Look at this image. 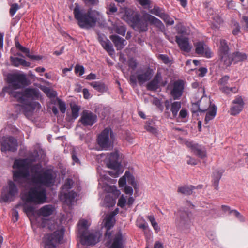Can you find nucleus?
<instances>
[{
    "mask_svg": "<svg viewBox=\"0 0 248 248\" xmlns=\"http://www.w3.org/2000/svg\"><path fill=\"white\" fill-rule=\"evenodd\" d=\"M244 102L241 97H237L233 101V106L230 109L231 114L236 115L242 110Z\"/></svg>",
    "mask_w": 248,
    "mask_h": 248,
    "instance_id": "f3484780",
    "label": "nucleus"
},
{
    "mask_svg": "<svg viewBox=\"0 0 248 248\" xmlns=\"http://www.w3.org/2000/svg\"><path fill=\"white\" fill-rule=\"evenodd\" d=\"M110 248H123L122 236L121 234L116 235Z\"/></svg>",
    "mask_w": 248,
    "mask_h": 248,
    "instance_id": "473e14b6",
    "label": "nucleus"
},
{
    "mask_svg": "<svg viewBox=\"0 0 248 248\" xmlns=\"http://www.w3.org/2000/svg\"><path fill=\"white\" fill-rule=\"evenodd\" d=\"M90 85L97 91L102 93L107 90V86L102 82L100 81H93L90 83Z\"/></svg>",
    "mask_w": 248,
    "mask_h": 248,
    "instance_id": "7c9ffc66",
    "label": "nucleus"
},
{
    "mask_svg": "<svg viewBox=\"0 0 248 248\" xmlns=\"http://www.w3.org/2000/svg\"><path fill=\"white\" fill-rule=\"evenodd\" d=\"M58 105L61 112L62 113H65L66 109L65 103L61 100H59Z\"/></svg>",
    "mask_w": 248,
    "mask_h": 248,
    "instance_id": "09e8293b",
    "label": "nucleus"
},
{
    "mask_svg": "<svg viewBox=\"0 0 248 248\" xmlns=\"http://www.w3.org/2000/svg\"><path fill=\"white\" fill-rule=\"evenodd\" d=\"M16 41V46L19 50L26 54L27 56L28 57V55L30 54V50L29 48L23 46H21L18 41H16V39H15Z\"/></svg>",
    "mask_w": 248,
    "mask_h": 248,
    "instance_id": "ea45409f",
    "label": "nucleus"
},
{
    "mask_svg": "<svg viewBox=\"0 0 248 248\" xmlns=\"http://www.w3.org/2000/svg\"><path fill=\"white\" fill-rule=\"evenodd\" d=\"M90 225V222L86 219H80L78 223V232L79 234L83 235L88 232V229Z\"/></svg>",
    "mask_w": 248,
    "mask_h": 248,
    "instance_id": "b1692460",
    "label": "nucleus"
},
{
    "mask_svg": "<svg viewBox=\"0 0 248 248\" xmlns=\"http://www.w3.org/2000/svg\"><path fill=\"white\" fill-rule=\"evenodd\" d=\"M98 40L100 43L103 48L110 55H112L114 53V49L110 42L106 38L105 36L98 35Z\"/></svg>",
    "mask_w": 248,
    "mask_h": 248,
    "instance_id": "aec40b11",
    "label": "nucleus"
},
{
    "mask_svg": "<svg viewBox=\"0 0 248 248\" xmlns=\"http://www.w3.org/2000/svg\"><path fill=\"white\" fill-rule=\"evenodd\" d=\"M114 137L110 129L105 128L98 137V143L102 148L107 150L112 147Z\"/></svg>",
    "mask_w": 248,
    "mask_h": 248,
    "instance_id": "6e6552de",
    "label": "nucleus"
},
{
    "mask_svg": "<svg viewBox=\"0 0 248 248\" xmlns=\"http://www.w3.org/2000/svg\"><path fill=\"white\" fill-rule=\"evenodd\" d=\"M73 13L78 25L81 28L90 29L93 28L100 20V14L99 12L90 9L86 12L77 3H75Z\"/></svg>",
    "mask_w": 248,
    "mask_h": 248,
    "instance_id": "7ed1b4c3",
    "label": "nucleus"
},
{
    "mask_svg": "<svg viewBox=\"0 0 248 248\" xmlns=\"http://www.w3.org/2000/svg\"><path fill=\"white\" fill-rule=\"evenodd\" d=\"M229 50V48L227 45V42L224 39H221L220 40L219 47V55L228 53Z\"/></svg>",
    "mask_w": 248,
    "mask_h": 248,
    "instance_id": "72a5a7b5",
    "label": "nucleus"
},
{
    "mask_svg": "<svg viewBox=\"0 0 248 248\" xmlns=\"http://www.w3.org/2000/svg\"><path fill=\"white\" fill-rule=\"evenodd\" d=\"M126 202V199L125 197L122 195L118 200V206L121 208H123L125 206Z\"/></svg>",
    "mask_w": 248,
    "mask_h": 248,
    "instance_id": "49530a36",
    "label": "nucleus"
},
{
    "mask_svg": "<svg viewBox=\"0 0 248 248\" xmlns=\"http://www.w3.org/2000/svg\"><path fill=\"white\" fill-rule=\"evenodd\" d=\"M132 21L134 27L141 31H145L147 30L148 23L159 28H162L164 26L160 20L145 12L142 13L141 17L139 14H135L132 17Z\"/></svg>",
    "mask_w": 248,
    "mask_h": 248,
    "instance_id": "39448f33",
    "label": "nucleus"
},
{
    "mask_svg": "<svg viewBox=\"0 0 248 248\" xmlns=\"http://www.w3.org/2000/svg\"><path fill=\"white\" fill-rule=\"evenodd\" d=\"M126 178L127 176H125V173L123 177L120 178L118 182L120 187H123L125 185L126 182Z\"/></svg>",
    "mask_w": 248,
    "mask_h": 248,
    "instance_id": "4d7b16f0",
    "label": "nucleus"
},
{
    "mask_svg": "<svg viewBox=\"0 0 248 248\" xmlns=\"http://www.w3.org/2000/svg\"><path fill=\"white\" fill-rule=\"evenodd\" d=\"M232 55V60L235 63L239 62L244 61L246 60L247 58L246 54L240 52H235Z\"/></svg>",
    "mask_w": 248,
    "mask_h": 248,
    "instance_id": "2f4dec72",
    "label": "nucleus"
},
{
    "mask_svg": "<svg viewBox=\"0 0 248 248\" xmlns=\"http://www.w3.org/2000/svg\"><path fill=\"white\" fill-rule=\"evenodd\" d=\"M96 115L88 110H84L82 112L80 121L85 126L92 125L96 122Z\"/></svg>",
    "mask_w": 248,
    "mask_h": 248,
    "instance_id": "2eb2a0df",
    "label": "nucleus"
},
{
    "mask_svg": "<svg viewBox=\"0 0 248 248\" xmlns=\"http://www.w3.org/2000/svg\"><path fill=\"white\" fill-rule=\"evenodd\" d=\"M202 104L203 102L201 103L200 106L198 107V110L202 112L207 111L205 121L206 123H207L215 117L217 113V108L215 105L210 106L209 102H207V106L205 107L203 106Z\"/></svg>",
    "mask_w": 248,
    "mask_h": 248,
    "instance_id": "f8f14e48",
    "label": "nucleus"
},
{
    "mask_svg": "<svg viewBox=\"0 0 248 248\" xmlns=\"http://www.w3.org/2000/svg\"><path fill=\"white\" fill-rule=\"evenodd\" d=\"M188 159L187 160V163L189 165H195L197 164V160L190 157H188Z\"/></svg>",
    "mask_w": 248,
    "mask_h": 248,
    "instance_id": "052dcab7",
    "label": "nucleus"
},
{
    "mask_svg": "<svg viewBox=\"0 0 248 248\" xmlns=\"http://www.w3.org/2000/svg\"><path fill=\"white\" fill-rule=\"evenodd\" d=\"M229 79V77L228 76H223L220 80L218 81V84L220 85V87L226 86V85L228 83V81Z\"/></svg>",
    "mask_w": 248,
    "mask_h": 248,
    "instance_id": "a18cd8bd",
    "label": "nucleus"
},
{
    "mask_svg": "<svg viewBox=\"0 0 248 248\" xmlns=\"http://www.w3.org/2000/svg\"><path fill=\"white\" fill-rule=\"evenodd\" d=\"M17 193V189L13 182L9 181L8 186L3 189L0 201L7 202L12 200L13 198Z\"/></svg>",
    "mask_w": 248,
    "mask_h": 248,
    "instance_id": "9d476101",
    "label": "nucleus"
},
{
    "mask_svg": "<svg viewBox=\"0 0 248 248\" xmlns=\"http://www.w3.org/2000/svg\"><path fill=\"white\" fill-rule=\"evenodd\" d=\"M99 186L106 192L112 193L114 196L113 198L109 194L105 196L103 205L105 207H112L116 203L115 199L120 194V190L117 189L115 186H110L108 183H115L116 180H113L110 178L106 174H102L100 172V177L99 179Z\"/></svg>",
    "mask_w": 248,
    "mask_h": 248,
    "instance_id": "20e7f679",
    "label": "nucleus"
},
{
    "mask_svg": "<svg viewBox=\"0 0 248 248\" xmlns=\"http://www.w3.org/2000/svg\"><path fill=\"white\" fill-rule=\"evenodd\" d=\"M117 11V8L116 7L115 5L114 4H110L108 6V11L107 12V13L108 14H112L115 12H116Z\"/></svg>",
    "mask_w": 248,
    "mask_h": 248,
    "instance_id": "8fccbe9b",
    "label": "nucleus"
},
{
    "mask_svg": "<svg viewBox=\"0 0 248 248\" xmlns=\"http://www.w3.org/2000/svg\"><path fill=\"white\" fill-rule=\"evenodd\" d=\"M192 186H183L179 187L178 189V192L184 195H190L192 193Z\"/></svg>",
    "mask_w": 248,
    "mask_h": 248,
    "instance_id": "e433bc0d",
    "label": "nucleus"
},
{
    "mask_svg": "<svg viewBox=\"0 0 248 248\" xmlns=\"http://www.w3.org/2000/svg\"><path fill=\"white\" fill-rule=\"evenodd\" d=\"M45 92L47 96L50 98L54 97L56 95V92L49 88L46 89Z\"/></svg>",
    "mask_w": 248,
    "mask_h": 248,
    "instance_id": "603ef678",
    "label": "nucleus"
},
{
    "mask_svg": "<svg viewBox=\"0 0 248 248\" xmlns=\"http://www.w3.org/2000/svg\"><path fill=\"white\" fill-rule=\"evenodd\" d=\"M77 196V193L71 191L65 194V202L69 206H72L75 202V198Z\"/></svg>",
    "mask_w": 248,
    "mask_h": 248,
    "instance_id": "bb28decb",
    "label": "nucleus"
},
{
    "mask_svg": "<svg viewBox=\"0 0 248 248\" xmlns=\"http://www.w3.org/2000/svg\"><path fill=\"white\" fill-rule=\"evenodd\" d=\"M161 79V74L157 73L154 78L148 84V89L150 90H156L160 86Z\"/></svg>",
    "mask_w": 248,
    "mask_h": 248,
    "instance_id": "4be33fe9",
    "label": "nucleus"
},
{
    "mask_svg": "<svg viewBox=\"0 0 248 248\" xmlns=\"http://www.w3.org/2000/svg\"><path fill=\"white\" fill-rule=\"evenodd\" d=\"M19 9V6L17 3L13 4L10 9V13L12 16H13L17 10Z\"/></svg>",
    "mask_w": 248,
    "mask_h": 248,
    "instance_id": "c03bdc74",
    "label": "nucleus"
},
{
    "mask_svg": "<svg viewBox=\"0 0 248 248\" xmlns=\"http://www.w3.org/2000/svg\"><path fill=\"white\" fill-rule=\"evenodd\" d=\"M145 128L146 130L149 132H151L153 134H155L156 133V129L154 127L151 125L150 123H146L145 125Z\"/></svg>",
    "mask_w": 248,
    "mask_h": 248,
    "instance_id": "de8ad7c7",
    "label": "nucleus"
},
{
    "mask_svg": "<svg viewBox=\"0 0 248 248\" xmlns=\"http://www.w3.org/2000/svg\"><path fill=\"white\" fill-rule=\"evenodd\" d=\"M175 214L176 215V225L182 229L187 228L190 222V212L180 209Z\"/></svg>",
    "mask_w": 248,
    "mask_h": 248,
    "instance_id": "1a4fd4ad",
    "label": "nucleus"
},
{
    "mask_svg": "<svg viewBox=\"0 0 248 248\" xmlns=\"http://www.w3.org/2000/svg\"><path fill=\"white\" fill-rule=\"evenodd\" d=\"M64 232V229L62 228L52 234L46 235L43 240L45 248H56V244L62 240Z\"/></svg>",
    "mask_w": 248,
    "mask_h": 248,
    "instance_id": "0eeeda50",
    "label": "nucleus"
},
{
    "mask_svg": "<svg viewBox=\"0 0 248 248\" xmlns=\"http://www.w3.org/2000/svg\"><path fill=\"white\" fill-rule=\"evenodd\" d=\"M71 109L72 117L74 119H75L78 116L80 108L76 105H74L71 106Z\"/></svg>",
    "mask_w": 248,
    "mask_h": 248,
    "instance_id": "37998d69",
    "label": "nucleus"
},
{
    "mask_svg": "<svg viewBox=\"0 0 248 248\" xmlns=\"http://www.w3.org/2000/svg\"><path fill=\"white\" fill-rule=\"evenodd\" d=\"M118 157L119 154L118 152L115 151L108 155L105 160L107 167L111 169L108 173L113 177H118L124 171V169L120 163L118 162Z\"/></svg>",
    "mask_w": 248,
    "mask_h": 248,
    "instance_id": "423d86ee",
    "label": "nucleus"
},
{
    "mask_svg": "<svg viewBox=\"0 0 248 248\" xmlns=\"http://www.w3.org/2000/svg\"><path fill=\"white\" fill-rule=\"evenodd\" d=\"M176 42L178 44L181 50L189 52L191 49V46L189 44L187 38L184 37H176Z\"/></svg>",
    "mask_w": 248,
    "mask_h": 248,
    "instance_id": "6ab92c4d",
    "label": "nucleus"
},
{
    "mask_svg": "<svg viewBox=\"0 0 248 248\" xmlns=\"http://www.w3.org/2000/svg\"><path fill=\"white\" fill-rule=\"evenodd\" d=\"M186 146L189 148L191 151L198 157L201 159L206 157V151L204 148L202 147L198 144L193 143L192 141H186Z\"/></svg>",
    "mask_w": 248,
    "mask_h": 248,
    "instance_id": "4468645a",
    "label": "nucleus"
},
{
    "mask_svg": "<svg viewBox=\"0 0 248 248\" xmlns=\"http://www.w3.org/2000/svg\"><path fill=\"white\" fill-rule=\"evenodd\" d=\"M20 206L23 207V210L27 216H29L34 213L35 208L33 206L28 205L26 203H18L16 205L15 208H18Z\"/></svg>",
    "mask_w": 248,
    "mask_h": 248,
    "instance_id": "c756f323",
    "label": "nucleus"
},
{
    "mask_svg": "<svg viewBox=\"0 0 248 248\" xmlns=\"http://www.w3.org/2000/svg\"><path fill=\"white\" fill-rule=\"evenodd\" d=\"M137 80V77L134 75H131L130 77V84H132L133 85H136Z\"/></svg>",
    "mask_w": 248,
    "mask_h": 248,
    "instance_id": "69168bd1",
    "label": "nucleus"
},
{
    "mask_svg": "<svg viewBox=\"0 0 248 248\" xmlns=\"http://www.w3.org/2000/svg\"><path fill=\"white\" fill-rule=\"evenodd\" d=\"M231 213H232V214H233V215L236 217L239 218L241 221H244V218L237 211L235 210H232V211H231Z\"/></svg>",
    "mask_w": 248,
    "mask_h": 248,
    "instance_id": "13d9d810",
    "label": "nucleus"
},
{
    "mask_svg": "<svg viewBox=\"0 0 248 248\" xmlns=\"http://www.w3.org/2000/svg\"><path fill=\"white\" fill-rule=\"evenodd\" d=\"M242 22L245 24V26L246 29H248V17L245 16L242 17Z\"/></svg>",
    "mask_w": 248,
    "mask_h": 248,
    "instance_id": "774afa93",
    "label": "nucleus"
},
{
    "mask_svg": "<svg viewBox=\"0 0 248 248\" xmlns=\"http://www.w3.org/2000/svg\"><path fill=\"white\" fill-rule=\"evenodd\" d=\"M219 89L224 93L228 94L231 93L230 88H229L226 86L220 87Z\"/></svg>",
    "mask_w": 248,
    "mask_h": 248,
    "instance_id": "bf43d9fd",
    "label": "nucleus"
},
{
    "mask_svg": "<svg viewBox=\"0 0 248 248\" xmlns=\"http://www.w3.org/2000/svg\"><path fill=\"white\" fill-rule=\"evenodd\" d=\"M17 140L13 137H7L4 139L1 144L2 151L14 152L17 150Z\"/></svg>",
    "mask_w": 248,
    "mask_h": 248,
    "instance_id": "ddd939ff",
    "label": "nucleus"
},
{
    "mask_svg": "<svg viewBox=\"0 0 248 248\" xmlns=\"http://www.w3.org/2000/svg\"><path fill=\"white\" fill-rule=\"evenodd\" d=\"M125 176H127L128 182L135 189L136 188L137 184L134 180V178L132 176L129 171L125 172Z\"/></svg>",
    "mask_w": 248,
    "mask_h": 248,
    "instance_id": "a19ab883",
    "label": "nucleus"
},
{
    "mask_svg": "<svg viewBox=\"0 0 248 248\" xmlns=\"http://www.w3.org/2000/svg\"><path fill=\"white\" fill-rule=\"evenodd\" d=\"M125 16L124 18V20H129L131 19V16L133 14V11L129 9H125L124 10Z\"/></svg>",
    "mask_w": 248,
    "mask_h": 248,
    "instance_id": "864d4df0",
    "label": "nucleus"
},
{
    "mask_svg": "<svg viewBox=\"0 0 248 248\" xmlns=\"http://www.w3.org/2000/svg\"><path fill=\"white\" fill-rule=\"evenodd\" d=\"M86 4L90 5H96L98 3V0H84Z\"/></svg>",
    "mask_w": 248,
    "mask_h": 248,
    "instance_id": "338daca9",
    "label": "nucleus"
},
{
    "mask_svg": "<svg viewBox=\"0 0 248 248\" xmlns=\"http://www.w3.org/2000/svg\"><path fill=\"white\" fill-rule=\"evenodd\" d=\"M167 25H173L174 23V20L168 15L163 13L160 17Z\"/></svg>",
    "mask_w": 248,
    "mask_h": 248,
    "instance_id": "58836bf2",
    "label": "nucleus"
},
{
    "mask_svg": "<svg viewBox=\"0 0 248 248\" xmlns=\"http://www.w3.org/2000/svg\"><path fill=\"white\" fill-rule=\"evenodd\" d=\"M181 107V103L180 102H174L171 104L170 110L172 112L173 117H175L178 111Z\"/></svg>",
    "mask_w": 248,
    "mask_h": 248,
    "instance_id": "c9c22d12",
    "label": "nucleus"
},
{
    "mask_svg": "<svg viewBox=\"0 0 248 248\" xmlns=\"http://www.w3.org/2000/svg\"><path fill=\"white\" fill-rule=\"evenodd\" d=\"M99 233L88 232L83 235H80L81 242L85 245H94L99 242Z\"/></svg>",
    "mask_w": 248,
    "mask_h": 248,
    "instance_id": "9b49d317",
    "label": "nucleus"
},
{
    "mask_svg": "<svg viewBox=\"0 0 248 248\" xmlns=\"http://www.w3.org/2000/svg\"><path fill=\"white\" fill-rule=\"evenodd\" d=\"M196 52L207 58H210L212 52L209 48L202 42H198L195 45Z\"/></svg>",
    "mask_w": 248,
    "mask_h": 248,
    "instance_id": "a211bd4d",
    "label": "nucleus"
},
{
    "mask_svg": "<svg viewBox=\"0 0 248 248\" xmlns=\"http://www.w3.org/2000/svg\"><path fill=\"white\" fill-rule=\"evenodd\" d=\"M124 192L126 194L132 195L133 193V190L131 187L129 186H125L124 187Z\"/></svg>",
    "mask_w": 248,
    "mask_h": 248,
    "instance_id": "0e129e2a",
    "label": "nucleus"
},
{
    "mask_svg": "<svg viewBox=\"0 0 248 248\" xmlns=\"http://www.w3.org/2000/svg\"><path fill=\"white\" fill-rule=\"evenodd\" d=\"M76 73H79V76L82 75L84 73V68L83 66L77 65L75 68Z\"/></svg>",
    "mask_w": 248,
    "mask_h": 248,
    "instance_id": "3c124183",
    "label": "nucleus"
},
{
    "mask_svg": "<svg viewBox=\"0 0 248 248\" xmlns=\"http://www.w3.org/2000/svg\"><path fill=\"white\" fill-rule=\"evenodd\" d=\"M152 74L149 70H145L139 73L137 75V80L140 84H142L149 80L152 77Z\"/></svg>",
    "mask_w": 248,
    "mask_h": 248,
    "instance_id": "393cba45",
    "label": "nucleus"
},
{
    "mask_svg": "<svg viewBox=\"0 0 248 248\" xmlns=\"http://www.w3.org/2000/svg\"><path fill=\"white\" fill-rule=\"evenodd\" d=\"M113 31L118 34L124 36L126 32V28L123 25H116L114 26Z\"/></svg>",
    "mask_w": 248,
    "mask_h": 248,
    "instance_id": "4c0bfd02",
    "label": "nucleus"
},
{
    "mask_svg": "<svg viewBox=\"0 0 248 248\" xmlns=\"http://www.w3.org/2000/svg\"><path fill=\"white\" fill-rule=\"evenodd\" d=\"M9 85L3 88L4 92L8 93L22 103V106L25 113L31 112L35 109H39L40 104L33 99L38 97V91L34 89L28 88L23 92H17L15 90L20 89L28 84L26 75L23 74H11L7 76Z\"/></svg>",
    "mask_w": 248,
    "mask_h": 248,
    "instance_id": "f03ea898",
    "label": "nucleus"
},
{
    "mask_svg": "<svg viewBox=\"0 0 248 248\" xmlns=\"http://www.w3.org/2000/svg\"><path fill=\"white\" fill-rule=\"evenodd\" d=\"M187 115V111L185 108H182L180 113L179 116L182 118H186Z\"/></svg>",
    "mask_w": 248,
    "mask_h": 248,
    "instance_id": "e2e57ef3",
    "label": "nucleus"
},
{
    "mask_svg": "<svg viewBox=\"0 0 248 248\" xmlns=\"http://www.w3.org/2000/svg\"><path fill=\"white\" fill-rule=\"evenodd\" d=\"M219 56L222 62L226 66L230 65L232 62H233V60H232V55L230 56L229 53L227 54L219 55Z\"/></svg>",
    "mask_w": 248,
    "mask_h": 248,
    "instance_id": "f704fd0d",
    "label": "nucleus"
},
{
    "mask_svg": "<svg viewBox=\"0 0 248 248\" xmlns=\"http://www.w3.org/2000/svg\"><path fill=\"white\" fill-rule=\"evenodd\" d=\"M140 3L144 7L148 6L150 4V0H138Z\"/></svg>",
    "mask_w": 248,
    "mask_h": 248,
    "instance_id": "680f3d73",
    "label": "nucleus"
},
{
    "mask_svg": "<svg viewBox=\"0 0 248 248\" xmlns=\"http://www.w3.org/2000/svg\"><path fill=\"white\" fill-rule=\"evenodd\" d=\"M110 38L114 43L117 50L122 49L127 44L125 40L115 35H111Z\"/></svg>",
    "mask_w": 248,
    "mask_h": 248,
    "instance_id": "5701e85b",
    "label": "nucleus"
},
{
    "mask_svg": "<svg viewBox=\"0 0 248 248\" xmlns=\"http://www.w3.org/2000/svg\"><path fill=\"white\" fill-rule=\"evenodd\" d=\"M105 227L107 228V231L106 234L108 233V231L112 228L115 223V219L113 215L108 214L106 215V217L104 219Z\"/></svg>",
    "mask_w": 248,
    "mask_h": 248,
    "instance_id": "c85d7f7f",
    "label": "nucleus"
},
{
    "mask_svg": "<svg viewBox=\"0 0 248 248\" xmlns=\"http://www.w3.org/2000/svg\"><path fill=\"white\" fill-rule=\"evenodd\" d=\"M10 60L12 62V64L16 67H18L20 65L29 67L30 65V63L29 62H27L21 58L11 57Z\"/></svg>",
    "mask_w": 248,
    "mask_h": 248,
    "instance_id": "a878e982",
    "label": "nucleus"
},
{
    "mask_svg": "<svg viewBox=\"0 0 248 248\" xmlns=\"http://www.w3.org/2000/svg\"><path fill=\"white\" fill-rule=\"evenodd\" d=\"M184 88V83L182 81H177L173 83L170 94L174 100L179 99L181 97L183 94Z\"/></svg>",
    "mask_w": 248,
    "mask_h": 248,
    "instance_id": "dca6fc26",
    "label": "nucleus"
},
{
    "mask_svg": "<svg viewBox=\"0 0 248 248\" xmlns=\"http://www.w3.org/2000/svg\"><path fill=\"white\" fill-rule=\"evenodd\" d=\"M13 171V180L22 187L31 186L23 199L26 202L35 204L46 202V189L42 186L47 187L53 185L55 176L49 170H44L41 166L36 164L31 167L28 159H16L15 161Z\"/></svg>",
    "mask_w": 248,
    "mask_h": 248,
    "instance_id": "f257e3e1",
    "label": "nucleus"
},
{
    "mask_svg": "<svg viewBox=\"0 0 248 248\" xmlns=\"http://www.w3.org/2000/svg\"><path fill=\"white\" fill-rule=\"evenodd\" d=\"M223 172L224 170L220 169L216 170L213 173V185L216 189L218 188L219 181Z\"/></svg>",
    "mask_w": 248,
    "mask_h": 248,
    "instance_id": "cd10ccee",
    "label": "nucleus"
},
{
    "mask_svg": "<svg viewBox=\"0 0 248 248\" xmlns=\"http://www.w3.org/2000/svg\"><path fill=\"white\" fill-rule=\"evenodd\" d=\"M128 65L130 68L134 69L137 67V62L134 59L131 58L128 60Z\"/></svg>",
    "mask_w": 248,
    "mask_h": 248,
    "instance_id": "6e6d98bb",
    "label": "nucleus"
},
{
    "mask_svg": "<svg viewBox=\"0 0 248 248\" xmlns=\"http://www.w3.org/2000/svg\"><path fill=\"white\" fill-rule=\"evenodd\" d=\"M73 184L72 180L68 179H67L65 184L64 185L63 188V189H70Z\"/></svg>",
    "mask_w": 248,
    "mask_h": 248,
    "instance_id": "5fc2aeb1",
    "label": "nucleus"
},
{
    "mask_svg": "<svg viewBox=\"0 0 248 248\" xmlns=\"http://www.w3.org/2000/svg\"><path fill=\"white\" fill-rule=\"evenodd\" d=\"M54 208L51 205H46L42 207L37 211L38 216L42 217H47L52 214Z\"/></svg>",
    "mask_w": 248,
    "mask_h": 248,
    "instance_id": "412c9836",
    "label": "nucleus"
},
{
    "mask_svg": "<svg viewBox=\"0 0 248 248\" xmlns=\"http://www.w3.org/2000/svg\"><path fill=\"white\" fill-rule=\"evenodd\" d=\"M150 13L161 17L162 15L164 13L162 10L158 7L155 6L150 11Z\"/></svg>",
    "mask_w": 248,
    "mask_h": 248,
    "instance_id": "79ce46f5",
    "label": "nucleus"
}]
</instances>
